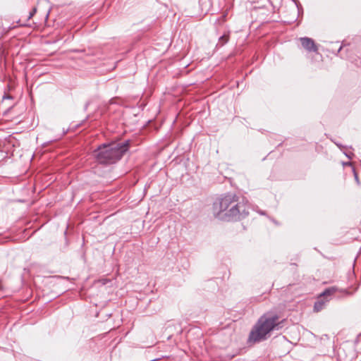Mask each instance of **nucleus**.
Instances as JSON below:
<instances>
[{
  "instance_id": "obj_1",
  "label": "nucleus",
  "mask_w": 361,
  "mask_h": 361,
  "mask_svg": "<svg viewBox=\"0 0 361 361\" xmlns=\"http://www.w3.org/2000/svg\"><path fill=\"white\" fill-rule=\"evenodd\" d=\"M213 214L221 220L240 219L248 215L249 207L247 201H240L235 195L228 194L214 202Z\"/></svg>"
},
{
  "instance_id": "obj_2",
  "label": "nucleus",
  "mask_w": 361,
  "mask_h": 361,
  "mask_svg": "<svg viewBox=\"0 0 361 361\" xmlns=\"http://www.w3.org/2000/svg\"><path fill=\"white\" fill-rule=\"evenodd\" d=\"M128 145L129 140L104 144L94 152V157L100 164H113L119 160L128 151Z\"/></svg>"
},
{
  "instance_id": "obj_3",
  "label": "nucleus",
  "mask_w": 361,
  "mask_h": 361,
  "mask_svg": "<svg viewBox=\"0 0 361 361\" xmlns=\"http://www.w3.org/2000/svg\"><path fill=\"white\" fill-rule=\"evenodd\" d=\"M276 314H265L262 316L251 331L249 340L259 342L266 339V336L272 330L278 329L280 322Z\"/></svg>"
},
{
  "instance_id": "obj_4",
  "label": "nucleus",
  "mask_w": 361,
  "mask_h": 361,
  "mask_svg": "<svg viewBox=\"0 0 361 361\" xmlns=\"http://www.w3.org/2000/svg\"><path fill=\"white\" fill-rule=\"evenodd\" d=\"M302 46L307 51L311 52H317L318 50L317 46L315 44L313 39L309 37H301L300 39Z\"/></svg>"
},
{
  "instance_id": "obj_5",
  "label": "nucleus",
  "mask_w": 361,
  "mask_h": 361,
  "mask_svg": "<svg viewBox=\"0 0 361 361\" xmlns=\"http://www.w3.org/2000/svg\"><path fill=\"white\" fill-rule=\"evenodd\" d=\"M336 288L331 287L326 289L323 293L320 294L321 297H326L332 295L336 291Z\"/></svg>"
},
{
  "instance_id": "obj_6",
  "label": "nucleus",
  "mask_w": 361,
  "mask_h": 361,
  "mask_svg": "<svg viewBox=\"0 0 361 361\" xmlns=\"http://www.w3.org/2000/svg\"><path fill=\"white\" fill-rule=\"evenodd\" d=\"M324 304H325V302H324L322 300L316 302L314 305V311H316V312L320 311L323 308Z\"/></svg>"
},
{
  "instance_id": "obj_7",
  "label": "nucleus",
  "mask_w": 361,
  "mask_h": 361,
  "mask_svg": "<svg viewBox=\"0 0 361 361\" xmlns=\"http://www.w3.org/2000/svg\"><path fill=\"white\" fill-rule=\"evenodd\" d=\"M228 40V37L226 36V35H224V36L220 37V41H222V44H224L226 42H227Z\"/></svg>"
},
{
  "instance_id": "obj_8",
  "label": "nucleus",
  "mask_w": 361,
  "mask_h": 361,
  "mask_svg": "<svg viewBox=\"0 0 361 361\" xmlns=\"http://www.w3.org/2000/svg\"><path fill=\"white\" fill-rule=\"evenodd\" d=\"M354 175H355V178L356 181L358 183L359 182L358 177H357V173H355V171H354Z\"/></svg>"
},
{
  "instance_id": "obj_9",
  "label": "nucleus",
  "mask_w": 361,
  "mask_h": 361,
  "mask_svg": "<svg viewBox=\"0 0 361 361\" xmlns=\"http://www.w3.org/2000/svg\"><path fill=\"white\" fill-rule=\"evenodd\" d=\"M106 280H105V281H104L102 282V283H103V284H105V283H106Z\"/></svg>"
},
{
  "instance_id": "obj_10",
  "label": "nucleus",
  "mask_w": 361,
  "mask_h": 361,
  "mask_svg": "<svg viewBox=\"0 0 361 361\" xmlns=\"http://www.w3.org/2000/svg\"><path fill=\"white\" fill-rule=\"evenodd\" d=\"M34 14V12H32V13H30V17Z\"/></svg>"
},
{
  "instance_id": "obj_11",
  "label": "nucleus",
  "mask_w": 361,
  "mask_h": 361,
  "mask_svg": "<svg viewBox=\"0 0 361 361\" xmlns=\"http://www.w3.org/2000/svg\"><path fill=\"white\" fill-rule=\"evenodd\" d=\"M34 14V12H32V13H30V17Z\"/></svg>"
}]
</instances>
